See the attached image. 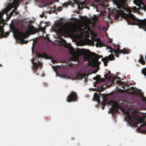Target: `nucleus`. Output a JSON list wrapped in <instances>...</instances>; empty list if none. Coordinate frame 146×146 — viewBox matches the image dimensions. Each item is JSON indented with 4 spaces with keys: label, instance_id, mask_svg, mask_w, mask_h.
I'll use <instances>...</instances> for the list:
<instances>
[{
    "label": "nucleus",
    "instance_id": "obj_1",
    "mask_svg": "<svg viewBox=\"0 0 146 146\" xmlns=\"http://www.w3.org/2000/svg\"><path fill=\"white\" fill-rule=\"evenodd\" d=\"M117 8L119 9V11H117L115 9H113L115 11L117 14L116 15L115 18H118L120 15L122 14L123 11L122 10H125L127 12L131 13L132 12H134L137 9L136 7H133L132 8L130 7H126L125 5L127 6L125 2V0H119L116 3ZM125 14V18L129 24H132L133 23L132 22V21H136V24L139 26L145 28V31H146V19L143 20L138 19L132 14L130 13L129 14Z\"/></svg>",
    "mask_w": 146,
    "mask_h": 146
},
{
    "label": "nucleus",
    "instance_id": "obj_2",
    "mask_svg": "<svg viewBox=\"0 0 146 146\" xmlns=\"http://www.w3.org/2000/svg\"><path fill=\"white\" fill-rule=\"evenodd\" d=\"M11 28L13 32V34L17 39L20 40L23 43H27L28 41H25L24 39L28 36V33H25L21 31H19V29L16 28L13 25L11 26Z\"/></svg>",
    "mask_w": 146,
    "mask_h": 146
},
{
    "label": "nucleus",
    "instance_id": "obj_3",
    "mask_svg": "<svg viewBox=\"0 0 146 146\" xmlns=\"http://www.w3.org/2000/svg\"><path fill=\"white\" fill-rule=\"evenodd\" d=\"M103 96L104 99L102 103V104L103 106L102 107V109H104V106H105L106 104H109L110 105L112 106V108L111 110V112L113 113L115 112L118 113L119 111L118 109L121 108L119 105L118 102L113 100H110L108 102L105 95L103 94Z\"/></svg>",
    "mask_w": 146,
    "mask_h": 146
},
{
    "label": "nucleus",
    "instance_id": "obj_4",
    "mask_svg": "<svg viewBox=\"0 0 146 146\" xmlns=\"http://www.w3.org/2000/svg\"><path fill=\"white\" fill-rule=\"evenodd\" d=\"M126 118L130 125L134 126H137L139 123L143 122V120L135 114H133L131 116L128 113Z\"/></svg>",
    "mask_w": 146,
    "mask_h": 146
},
{
    "label": "nucleus",
    "instance_id": "obj_5",
    "mask_svg": "<svg viewBox=\"0 0 146 146\" xmlns=\"http://www.w3.org/2000/svg\"><path fill=\"white\" fill-rule=\"evenodd\" d=\"M115 46L117 47V48H115L116 50L112 48L111 47H110L109 48L111 50V52L112 53L114 52L115 54V56L117 57H119V54L123 53V54H128V52L125 48H124L122 50H120V46L118 45L116 46L114 44Z\"/></svg>",
    "mask_w": 146,
    "mask_h": 146
},
{
    "label": "nucleus",
    "instance_id": "obj_6",
    "mask_svg": "<svg viewBox=\"0 0 146 146\" xmlns=\"http://www.w3.org/2000/svg\"><path fill=\"white\" fill-rule=\"evenodd\" d=\"M77 31L76 29L70 26H66L60 29L61 32L64 34H68L71 33H74Z\"/></svg>",
    "mask_w": 146,
    "mask_h": 146
},
{
    "label": "nucleus",
    "instance_id": "obj_7",
    "mask_svg": "<svg viewBox=\"0 0 146 146\" xmlns=\"http://www.w3.org/2000/svg\"><path fill=\"white\" fill-rule=\"evenodd\" d=\"M78 99V96L76 92L72 91L67 97V101L68 102L75 101Z\"/></svg>",
    "mask_w": 146,
    "mask_h": 146
},
{
    "label": "nucleus",
    "instance_id": "obj_8",
    "mask_svg": "<svg viewBox=\"0 0 146 146\" xmlns=\"http://www.w3.org/2000/svg\"><path fill=\"white\" fill-rule=\"evenodd\" d=\"M4 14V13L2 12L0 13V32L2 33L5 26V20L3 18Z\"/></svg>",
    "mask_w": 146,
    "mask_h": 146
},
{
    "label": "nucleus",
    "instance_id": "obj_9",
    "mask_svg": "<svg viewBox=\"0 0 146 146\" xmlns=\"http://www.w3.org/2000/svg\"><path fill=\"white\" fill-rule=\"evenodd\" d=\"M20 1V0H13V3H11L7 7V12H8L11 10L15 6L18 5Z\"/></svg>",
    "mask_w": 146,
    "mask_h": 146
},
{
    "label": "nucleus",
    "instance_id": "obj_10",
    "mask_svg": "<svg viewBox=\"0 0 146 146\" xmlns=\"http://www.w3.org/2000/svg\"><path fill=\"white\" fill-rule=\"evenodd\" d=\"M93 56L94 57L95 61H93L92 64L94 66L97 65L99 63L98 59L100 58H102L103 56H100L99 55L94 53Z\"/></svg>",
    "mask_w": 146,
    "mask_h": 146
},
{
    "label": "nucleus",
    "instance_id": "obj_11",
    "mask_svg": "<svg viewBox=\"0 0 146 146\" xmlns=\"http://www.w3.org/2000/svg\"><path fill=\"white\" fill-rule=\"evenodd\" d=\"M17 10V8L16 7H15L14 10H13L12 12L10 13V16L9 17H8V14H7V13L8 12H7V9H6V11H5V13L6 15H7V20H9L10 17L12 16L13 15V14L15 13V15H17L18 14V13L16 11Z\"/></svg>",
    "mask_w": 146,
    "mask_h": 146
},
{
    "label": "nucleus",
    "instance_id": "obj_12",
    "mask_svg": "<svg viewBox=\"0 0 146 146\" xmlns=\"http://www.w3.org/2000/svg\"><path fill=\"white\" fill-rule=\"evenodd\" d=\"M34 60L35 59L34 58H33V60L32 62V63H33V66L32 67V68L33 70H35V72L38 70V64L36 62H34Z\"/></svg>",
    "mask_w": 146,
    "mask_h": 146
},
{
    "label": "nucleus",
    "instance_id": "obj_13",
    "mask_svg": "<svg viewBox=\"0 0 146 146\" xmlns=\"http://www.w3.org/2000/svg\"><path fill=\"white\" fill-rule=\"evenodd\" d=\"M36 56L38 58L43 57L45 58H48L49 57L45 53H44L43 54L38 53Z\"/></svg>",
    "mask_w": 146,
    "mask_h": 146
},
{
    "label": "nucleus",
    "instance_id": "obj_14",
    "mask_svg": "<svg viewBox=\"0 0 146 146\" xmlns=\"http://www.w3.org/2000/svg\"><path fill=\"white\" fill-rule=\"evenodd\" d=\"M93 98L94 99V100L98 102V103H100L101 101L100 100V97L97 93H94Z\"/></svg>",
    "mask_w": 146,
    "mask_h": 146
},
{
    "label": "nucleus",
    "instance_id": "obj_15",
    "mask_svg": "<svg viewBox=\"0 0 146 146\" xmlns=\"http://www.w3.org/2000/svg\"><path fill=\"white\" fill-rule=\"evenodd\" d=\"M108 60L107 56L102 59V60L104 62L105 66H107L108 65V63L109 62Z\"/></svg>",
    "mask_w": 146,
    "mask_h": 146
},
{
    "label": "nucleus",
    "instance_id": "obj_16",
    "mask_svg": "<svg viewBox=\"0 0 146 146\" xmlns=\"http://www.w3.org/2000/svg\"><path fill=\"white\" fill-rule=\"evenodd\" d=\"M76 77L77 79H82L85 77V75L84 74L78 73Z\"/></svg>",
    "mask_w": 146,
    "mask_h": 146
},
{
    "label": "nucleus",
    "instance_id": "obj_17",
    "mask_svg": "<svg viewBox=\"0 0 146 146\" xmlns=\"http://www.w3.org/2000/svg\"><path fill=\"white\" fill-rule=\"evenodd\" d=\"M35 27L33 26H30L29 27L28 29L29 31L31 33L35 34L36 33V32L34 30Z\"/></svg>",
    "mask_w": 146,
    "mask_h": 146
},
{
    "label": "nucleus",
    "instance_id": "obj_18",
    "mask_svg": "<svg viewBox=\"0 0 146 146\" xmlns=\"http://www.w3.org/2000/svg\"><path fill=\"white\" fill-rule=\"evenodd\" d=\"M79 53L80 55L85 56L87 54V52L86 50L83 49L80 51Z\"/></svg>",
    "mask_w": 146,
    "mask_h": 146
},
{
    "label": "nucleus",
    "instance_id": "obj_19",
    "mask_svg": "<svg viewBox=\"0 0 146 146\" xmlns=\"http://www.w3.org/2000/svg\"><path fill=\"white\" fill-rule=\"evenodd\" d=\"M4 29H3V33H2L1 32H0L1 33V35L2 36V37H6L7 36H8L9 34V33L8 32H6L5 34H4Z\"/></svg>",
    "mask_w": 146,
    "mask_h": 146
},
{
    "label": "nucleus",
    "instance_id": "obj_20",
    "mask_svg": "<svg viewBox=\"0 0 146 146\" xmlns=\"http://www.w3.org/2000/svg\"><path fill=\"white\" fill-rule=\"evenodd\" d=\"M139 62L143 65H145V62L144 61L143 58L142 56H141L139 60Z\"/></svg>",
    "mask_w": 146,
    "mask_h": 146
},
{
    "label": "nucleus",
    "instance_id": "obj_21",
    "mask_svg": "<svg viewBox=\"0 0 146 146\" xmlns=\"http://www.w3.org/2000/svg\"><path fill=\"white\" fill-rule=\"evenodd\" d=\"M108 60H112L115 59V57L113 54H111L108 57Z\"/></svg>",
    "mask_w": 146,
    "mask_h": 146
},
{
    "label": "nucleus",
    "instance_id": "obj_22",
    "mask_svg": "<svg viewBox=\"0 0 146 146\" xmlns=\"http://www.w3.org/2000/svg\"><path fill=\"white\" fill-rule=\"evenodd\" d=\"M96 46L97 47H102L104 46V44L102 42L100 41L99 43H97L96 44Z\"/></svg>",
    "mask_w": 146,
    "mask_h": 146
},
{
    "label": "nucleus",
    "instance_id": "obj_23",
    "mask_svg": "<svg viewBox=\"0 0 146 146\" xmlns=\"http://www.w3.org/2000/svg\"><path fill=\"white\" fill-rule=\"evenodd\" d=\"M69 53L72 55L75 54L74 50L73 48L71 47L69 48Z\"/></svg>",
    "mask_w": 146,
    "mask_h": 146
},
{
    "label": "nucleus",
    "instance_id": "obj_24",
    "mask_svg": "<svg viewBox=\"0 0 146 146\" xmlns=\"http://www.w3.org/2000/svg\"><path fill=\"white\" fill-rule=\"evenodd\" d=\"M98 2L99 3L100 5H101L102 7H105L106 5L104 4V3L103 0H98Z\"/></svg>",
    "mask_w": 146,
    "mask_h": 146
},
{
    "label": "nucleus",
    "instance_id": "obj_25",
    "mask_svg": "<svg viewBox=\"0 0 146 146\" xmlns=\"http://www.w3.org/2000/svg\"><path fill=\"white\" fill-rule=\"evenodd\" d=\"M104 76L106 79H110L111 78V76L108 73L105 74Z\"/></svg>",
    "mask_w": 146,
    "mask_h": 146
},
{
    "label": "nucleus",
    "instance_id": "obj_26",
    "mask_svg": "<svg viewBox=\"0 0 146 146\" xmlns=\"http://www.w3.org/2000/svg\"><path fill=\"white\" fill-rule=\"evenodd\" d=\"M142 73L146 76V68H143L142 70Z\"/></svg>",
    "mask_w": 146,
    "mask_h": 146
},
{
    "label": "nucleus",
    "instance_id": "obj_27",
    "mask_svg": "<svg viewBox=\"0 0 146 146\" xmlns=\"http://www.w3.org/2000/svg\"><path fill=\"white\" fill-rule=\"evenodd\" d=\"M65 46L68 48H70L71 47V46L70 44H69L68 43H66Z\"/></svg>",
    "mask_w": 146,
    "mask_h": 146
},
{
    "label": "nucleus",
    "instance_id": "obj_28",
    "mask_svg": "<svg viewBox=\"0 0 146 146\" xmlns=\"http://www.w3.org/2000/svg\"><path fill=\"white\" fill-rule=\"evenodd\" d=\"M95 41L97 43H99L100 41H101L100 39V38H97L94 39Z\"/></svg>",
    "mask_w": 146,
    "mask_h": 146
},
{
    "label": "nucleus",
    "instance_id": "obj_29",
    "mask_svg": "<svg viewBox=\"0 0 146 146\" xmlns=\"http://www.w3.org/2000/svg\"><path fill=\"white\" fill-rule=\"evenodd\" d=\"M135 0L137 3H139V4H141L142 2V0Z\"/></svg>",
    "mask_w": 146,
    "mask_h": 146
},
{
    "label": "nucleus",
    "instance_id": "obj_30",
    "mask_svg": "<svg viewBox=\"0 0 146 146\" xmlns=\"http://www.w3.org/2000/svg\"><path fill=\"white\" fill-rule=\"evenodd\" d=\"M37 64H38V65L40 66H42V63L40 62L38 60V63Z\"/></svg>",
    "mask_w": 146,
    "mask_h": 146
},
{
    "label": "nucleus",
    "instance_id": "obj_31",
    "mask_svg": "<svg viewBox=\"0 0 146 146\" xmlns=\"http://www.w3.org/2000/svg\"><path fill=\"white\" fill-rule=\"evenodd\" d=\"M97 77V80H100V75H98L96 76Z\"/></svg>",
    "mask_w": 146,
    "mask_h": 146
},
{
    "label": "nucleus",
    "instance_id": "obj_32",
    "mask_svg": "<svg viewBox=\"0 0 146 146\" xmlns=\"http://www.w3.org/2000/svg\"><path fill=\"white\" fill-rule=\"evenodd\" d=\"M142 100L144 101L145 102H146V98L144 97H142Z\"/></svg>",
    "mask_w": 146,
    "mask_h": 146
},
{
    "label": "nucleus",
    "instance_id": "obj_33",
    "mask_svg": "<svg viewBox=\"0 0 146 146\" xmlns=\"http://www.w3.org/2000/svg\"><path fill=\"white\" fill-rule=\"evenodd\" d=\"M40 29L42 31H43L44 30V29L42 27L40 28Z\"/></svg>",
    "mask_w": 146,
    "mask_h": 146
},
{
    "label": "nucleus",
    "instance_id": "obj_34",
    "mask_svg": "<svg viewBox=\"0 0 146 146\" xmlns=\"http://www.w3.org/2000/svg\"><path fill=\"white\" fill-rule=\"evenodd\" d=\"M143 9L146 11V6L144 5H143Z\"/></svg>",
    "mask_w": 146,
    "mask_h": 146
},
{
    "label": "nucleus",
    "instance_id": "obj_35",
    "mask_svg": "<svg viewBox=\"0 0 146 146\" xmlns=\"http://www.w3.org/2000/svg\"><path fill=\"white\" fill-rule=\"evenodd\" d=\"M143 9L146 11V6L144 5H143Z\"/></svg>",
    "mask_w": 146,
    "mask_h": 146
},
{
    "label": "nucleus",
    "instance_id": "obj_36",
    "mask_svg": "<svg viewBox=\"0 0 146 146\" xmlns=\"http://www.w3.org/2000/svg\"><path fill=\"white\" fill-rule=\"evenodd\" d=\"M86 4V2H83L82 3V6L83 7V5H85ZM86 7V6H84V7Z\"/></svg>",
    "mask_w": 146,
    "mask_h": 146
},
{
    "label": "nucleus",
    "instance_id": "obj_37",
    "mask_svg": "<svg viewBox=\"0 0 146 146\" xmlns=\"http://www.w3.org/2000/svg\"><path fill=\"white\" fill-rule=\"evenodd\" d=\"M100 81H101L102 82H104V79L103 78L102 79H100Z\"/></svg>",
    "mask_w": 146,
    "mask_h": 146
},
{
    "label": "nucleus",
    "instance_id": "obj_38",
    "mask_svg": "<svg viewBox=\"0 0 146 146\" xmlns=\"http://www.w3.org/2000/svg\"><path fill=\"white\" fill-rule=\"evenodd\" d=\"M93 79L94 80H97V77H96V76L94 77Z\"/></svg>",
    "mask_w": 146,
    "mask_h": 146
},
{
    "label": "nucleus",
    "instance_id": "obj_39",
    "mask_svg": "<svg viewBox=\"0 0 146 146\" xmlns=\"http://www.w3.org/2000/svg\"><path fill=\"white\" fill-rule=\"evenodd\" d=\"M40 17L42 18L44 17V15L43 14L41 15H40Z\"/></svg>",
    "mask_w": 146,
    "mask_h": 146
},
{
    "label": "nucleus",
    "instance_id": "obj_40",
    "mask_svg": "<svg viewBox=\"0 0 146 146\" xmlns=\"http://www.w3.org/2000/svg\"><path fill=\"white\" fill-rule=\"evenodd\" d=\"M63 5L66 7L68 5V4L66 3H64L63 4Z\"/></svg>",
    "mask_w": 146,
    "mask_h": 146
},
{
    "label": "nucleus",
    "instance_id": "obj_41",
    "mask_svg": "<svg viewBox=\"0 0 146 146\" xmlns=\"http://www.w3.org/2000/svg\"><path fill=\"white\" fill-rule=\"evenodd\" d=\"M108 73L110 75V74H111V72L110 71H109Z\"/></svg>",
    "mask_w": 146,
    "mask_h": 146
},
{
    "label": "nucleus",
    "instance_id": "obj_42",
    "mask_svg": "<svg viewBox=\"0 0 146 146\" xmlns=\"http://www.w3.org/2000/svg\"><path fill=\"white\" fill-rule=\"evenodd\" d=\"M117 79H119V80H120L121 79V78L119 77H118V78H117Z\"/></svg>",
    "mask_w": 146,
    "mask_h": 146
},
{
    "label": "nucleus",
    "instance_id": "obj_43",
    "mask_svg": "<svg viewBox=\"0 0 146 146\" xmlns=\"http://www.w3.org/2000/svg\"><path fill=\"white\" fill-rule=\"evenodd\" d=\"M2 65L1 64H0V67H2Z\"/></svg>",
    "mask_w": 146,
    "mask_h": 146
},
{
    "label": "nucleus",
    "instance_id": "obj_44",
    "mask_svg": "<svg viewBox=\"0 0 146 146\" xmlns=\"http://www.w3.org/2000/svg\"><path fill=\"white\" fill-rule=\"evenodd\" d=\"M64 41L65 42H66V41L65 40H64Z\"/></svg>",
    "mask_w": 146,
    "mask_h": 146
},
{
    "label": "nucleus",
    "instance_id": "obj_45",
    "mask_svg": "<svg viewBox=\"0 0 146 146\" xmlns=\"http://www.w3.org/2000/svg\"><path fill=\"white\" fill-rule=\"evenodd\" d=\"M87 8H88V9H89V7H87Z\"/></svg>",
    "mask_w": 146,
    "mask_h": 146
}]
</instances>
